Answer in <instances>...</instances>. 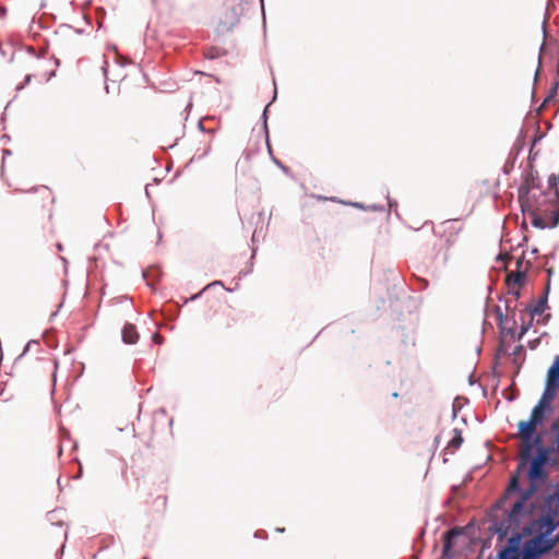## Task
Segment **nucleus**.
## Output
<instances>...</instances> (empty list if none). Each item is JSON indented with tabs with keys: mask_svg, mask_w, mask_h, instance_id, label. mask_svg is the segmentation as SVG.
<instances>
[{
	"mask_svg": "<svg viewBox=\"0 0 559 559\" xmlns=\"http://www.w3.org/2000/svg\"><path fill=\"white\" fill-rule=\"evenodd\" d=\"M551 450L549 448L543 447L540 443L537 447V453L534 457L531 456L528 462V469L526 473V479L528 481L527 488L520 491L519 499L512 506L510 511V518L513 520H519V518L523 514H527L534 508L533 503L527 504V502L535 496L537 491H539L543 486L546 484L548 474L545 469V465L549 460V455Z\"/></svg>",
	"mask_w": 559,
	"mask_h": 559,
	"instance_id": "1",
	"label": "nucleus"
},
{
	"mask_svg": "<svg viewBox=\"0 0 559 559\" xmlns=\"http://www.w3.org/2000/svg\"><path fill=\"white\" fill-rule=\"evenodd\" d=\"M520 438V453L519 463L515 472L512 474L509 485L506 489L503 499H507L511 493L520 491V477L522 472L527 467L532 456L533 448H537L543 442L540 435L531 437H519Z\"/></svg>",
	"mask_w": 559,
	"mask_h": 559,
	"instance_id": "2",
	"label": "nucleus"
},
{
	"mask_svg": "<svg viewBox=\"0 0 559 559\" xmlns=\"http://www.w3.org/2000/svg\"><path fill=\"white\" fill-rule=\"evenodd\" d=\"M559 390V368H549L546 379V388L539 403L548 407L557 395Z\"/></svg>",
	"mask_w": 559,
	"mask_h": 559,
	"instance_id": "3",
	"label": "nucleus"
},
{
	"mask_svg": "<svg viewBox=\"0 0 559 559\" xmlns=\"http://www.w3.org/2000/svg\"><path fill=\"white\" fill-rule=\"evenodd\" d=\"M217 313H219L222 317L221 324L226 329L233 326L240 319L236 310L227 304L219 306Z\"/></svg>",
	"mask_w": 559,
	"mask_h": 559,
	"instance_id": "4",
	"label": "nucleus"
},
{
	"mask_svg": "<svg viewBox=\"0 0 559 559\" xmlns=\"http://www.w3.org/2000/svg\"><path fill=\"white\" fill-rule=\"evenodd\" d=\"M57 66L58 61L43 59L39 62H37V72L40 70V75L44 78L46 82H48L51 79V76L55 75Z\"/></svg>",
	"mask_w": 559,
	"mask_h": 559,
	"instance_id": "5",
	"label": "nucleus"
},
{
	"mask_svg": "<svg viewBox=\"0 0 559 559\" xmlns=\"http://www.w3.org/2000/svg\"><path fill=\"white\" fill-rule=\"evenodd\" d=\"M538 540H531L524 546L520 559H537L542 554V549L538 548Z\"/></svg>",
	"mask_w": 559,
	"mask_h": 559,
	"instance_id": "6",
	"label": "nucleus"
},
{
	"mask_svg": "<svg viewBox=\"0 0 559 559\" xmlns=\"http://www.w3.org/2000/svg\"><path fill=\"white\" fill-rule=\"evenodd\" d=\"M122 340L127 344H135L139 340V333L134 324L126 323L122 329Z\"/></svg>",
	"mask_w": 559,
	"mask_h": 559,
	"instance_id": "7",
	"label": "nucleus"
},
{
	"mask_svg": "<svg viewBox=\"0 0 559 559\" xmlns=\"http://www.w3.org/2000/svg\"><path fill=\"white\" fill-rule=\"evenodd\" d=\"M518 427H519V431H518L519 437H531V436H534L537 425L535 423H533L532 420H526V421L522 420L519 423Z\"/></svg>",
	"mask_w": 559,
	"mask_h": 559,
	"instance_id": "8",
	"label": "nucleus"
},
{
	"mask_svg": "<svg viewBox=\"0 0 559 559\" xmlns=\"http://www.w3.org/2000/svg\"><path fill=\"white\" fill-rule=\"evenodd\" d=\"M546 406H544L542 403H538L532 411L530 420L535 423L536 425H539L544 420V411Z\"/></svg>",
	"mask_w": 559,
	"mask_h": 559,
	"instance_id": "9",
	"label": "nucleus"
},
{
	"mask_svg": "<svg viewBox=\"0 0 559 559\" xmlns=\"http://www.w3.org/2000/svg\"><path fill=\"white\" fill-rule=\"evenodd\" d=\"M547 295H548V288L546 289L543 297H540L539 300L537 301V304L534 306V308H533L534 314H542L545 311V309L547 307Z\"/></svg>",
	"mask_w": 559,
	"mask_h": 559,
	"instance_id": "10",
	"label": "nucleus"
},
{
	"mask_svg": "<svg viewBox=\"0 0 559 559\" xmlns=\"http://www.w3.org/2000/svg\"><path fill=\"white\" fill-rule=\"evenodd\" d=\"M524 281V274L522 272H515L508 274L507 282L509 285H519L521 286Z\"/></svg>",
	"mask_w": 559,
	"mask_h": 559,
	"instance_id": "11",
	"label": "nucleus"
},
{
	"mask_svg": "<svg viewBox=\"0 0 559 559\" xmlns=\"http://www.w3.org/2000/svg\"><path fill=\"white\" fill-rule=\"evenodd\" d=\"M462 442H463V438H462L461 431L457 429H454V436L450 440L448 447L455 450L461 447Z\"/></svg>",
	"mask_w": 559,
	"mask_h": 559,
	"instance_id": "12",
	"label": "nucleus"
},
{
	"mask_svg": "<svg viewBox=\"0 0 559 559\" xmlns=\"http://www.w3.org/2000/svg\"><path fill=\"white\" fill-rule=\"evenodd\" d=\"M532 224L539 228H545L547 226L544 218L537 215L536 213H532Z\"/></svg>",
	"mask_w": 559,
	"mask_h": 559,
	"instance_id": "13",
	"label": "nucleus"
},
{
	"mask_svg": "<svg viewBox=\"0 0 559 559\" xmlns=\"http://www.w3.org/2000/svg\"><path fill=\"white\" fill-rule=\"evenodd\" d=\"M500 559H520V555L515 550L507 549L501 554Z\"/></svg>",
	"mask_w": 559,
	"mask_h": 559,
	"instance_id": "14",
	"label": "nucleus"
},
{
	"mask_svg": "<svg viewBox=\"0 0 559 559\" xmlns=\"http://www.w3.org/2000/svg\"><path fill=\"white\" fill-rule=\"evenodd\" d=\"M459 532L456 530H451L445 533V542H444V549L448 550L451 547V537L457 535Z\"/></svg>",
	"mask_w": 559,
	"mask_h": 559,
	"instance_id": "15",
	"label": "nucleus"
},
{
	"mask_svg": "<svg viewBox=\"0 0 559 559\" xmlns=\"http://www.w3.org/2000/svg\"><path fill=\"white\" fill-rule=\"evenodd\" d=\"M558 90H559V81L556 82L554 84V86L550 88V92H549V95L547 96V98L545 99V103L546 102H549L550 98L555 97L558 93Z\"/></svg>",
	"mask_w": 559,
	"mask_h": 559,
	"instance_id": "16",
	"label": "nucleus"
},
{
	"mask_svg": "<svg viewBox=\"0 0 559 559\" xmlns=\"http://www.w3.org/2000/svg\"><path fill=\"white\" fill-rule=\"evenodd\" d=\"M558 223H559V210H557L555 213L552 225L556 226Z\"/></svg>",
	"mask_w": 559,
	"mask_h": 559,
	"instance_id": "17",
	"label": "nucleus"
},
{
	"mask_svg": "<svg viewBox=\"0 0 559 559\" xmlns=\"http://www.w3.org/2000/svg\"><path fill=\"white\" fill-rule=\"evenodd\" d=\"M527 330H528V328H527V326L523 328V329H522V334L526 333V332H527Z\"/></svg>",
	"mask_w": 559,
	"mask_h": 559,
	"instance_id": "18",
	"label": "nucleus"
},
{
	"mask_svg": "<svg viewBox=\"0 0 559 559\" xmlns=\"http://www.w3.org/2000/svg\"><path fill=\"white\" fill-rule=\"evenodd\" d=\"M31 81V75H26V82H29Z\"/></svg>",
	"mask_w": 559,
	"mask_h": 559,
	"instance_id": "19",
	"label": "nucleus"
}]
</instances>
